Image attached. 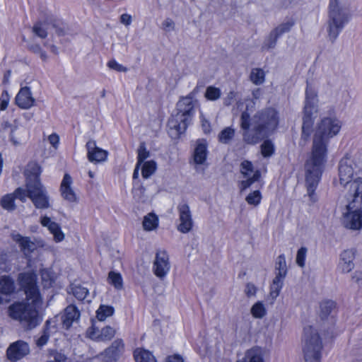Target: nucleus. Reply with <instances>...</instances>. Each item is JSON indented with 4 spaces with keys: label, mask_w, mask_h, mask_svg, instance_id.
Listing matches in <instances>:
<instances>
[{
    "label": "nucleus",
    "mask_w": 362,
    "mask_h": 362,
    "mask_svg": "<svg viewBox=\"0 0 362 362\" xmlns=\"http://www.w3.org/2000/svg\"><path fill=\"white\" fill-rule=\"evenodd\" d=\"M15 199H18L21 202H25L26 201V199L28 197V192H27V187L25 186V189H23L21 187L17 188L14 193L13 194Z\"/></svg>",
    "instance_id": "5fc2aeb1"
},
{
    "label": "nucleus",
    "mask_w": 362,
    "mask_h": 362,
    "mask_svg": "<svg viewBox=\"0 0 362 362\" xmlns=\"http://www.w3.org/2000/svg\"><path fill=\"white\" fill-rule=\"evenodd\" d=\"M156 163L153 160H149L144 163L141 168V175L145 179L150 177L156 171Z\"/></svg>",
    "instance_id": "c9c22d12"
},
{
    "label": "nucleus",
    "mask_w": 362,
    "mask_h": 362,
    "mask_svg": "<svg viewBox=\"0 0 362 362\" xmlns=\"http://www.w3.org/2000/svg\"><path fill=\"white\" fill-rule=\"evenodd\" d=\"M284 279L279 276H275L273 279L272 284L270 286V296L273 300H275L279 295L280 291L284 284Z\"/></svg>",
    "instance_id": "7c9ffc66"
},
{
    "label": "nucleus",
    "mask_w": 362,
    "mask_h": 362,
    "mask_svg": "<svg viewBox=\"0 0 362 362\" xmlns=\"http://www.w3.org/2000/svg\"><path fill=\"white\" fill-rule=\"evenodd\" d=\"M80 317V312L78 308L74 305H68L65 310L64 315L62 316L63 326L66 329H69L74 322L77 321Z\"/></svg>",
    "instance_id": "412c9836"
},
{
    "label": "nucleus",
    "mask_w": 362,
    "mask_h": 362,
    "mask_svg": "<svg viewBox=\"0 0 362 362\" xmlns=\"http://www.w3.org/2000/svg\"><path fill=\"white\" fill-rule=\"evenodd\" d=\"M315 117V116L303 115L302 133L300 141V144L302 146H304L306 144L310 137Z\"/></svg>",
    "instance_id": "4be33fe9"
},
{
    "label": "nucleus",
    "mask_w": 362,
    "mask_h": 362,
    "mask_svg": "<svg viewBox=\"0 0 362 362\" xmlns=\"http://www.w3.org/2000/svg\"><path fill=\"white\" fill-rule=\"evenodd\" d=\"M40 167L37 163L28 165L25 172L27 192L35 208L45 209L50 206L49 197L46 188L40 182Z\"/></svg>",
    "instance_id": "39448f33"
},
{
    "label": "nucleus",
    "mask_w": 362,
    "mask_h": 362,
    "mask_svg": "<svg viewBox=\"0 0 362 362\" xmlns=\"http://www.w3.org/2000/svg\"><path fill=\"white\" fill-rule=\"evenodd\" d=\"M66 357L65 355L56 351L51 350L49 352L48 359L47 362H66Z\"/></svg>",
    "instance_id": "de8ad7c7"
},
{
    "label": "nucleus",
    "mask_w": 362,
    "mask_h": 362,
    "mask_svg": "<svg viewBox=\"0 0 362 362\" xmlns=\"http://www.w3.org/2000/svg\"><path fill=\"white\" fill-rule=\"evenodd\" d=\"M235 97V93L234 91L229 92L227 97L224 99V105L226 106L230 105Z\"/></svg>",
    "instance_id": "e2e57ef3"
},
{
    "label": "nucleus",
    "mask_w": 362,
    "mask_h": 362,
    "mask_svg": "<svg viewBox=\"0 0 362 362\" xmlns=\"http://www.w3.org/2000/svg\"><path fill=\"white\" fill-rule=\"evenodd\" d=\"M53 27L56 28V33L59 35H64L66 33V29L64 26L59 27L55 24L53 25Z\"/></svg>",
    "instance_id": "774afa93"
},
{
    "label": "nucleus",
    "mask_w": 362,
    "mask_h": 362,
    "mask_svg": "<svg viewBox=\"0 0 362 362\" xmlns=\"http://www.w3.org/2000/svg\"><path fill=\"white\" fill-rule=\"evenodd\" d=\"M16 289L15 282L9 276H2L0 277V293L4 295H10Z\"/></svg>",
    "instance_id": "b1692460"
},
{
    "label": "nucleus",
    "mask_w": 362,
    "mask_h": 362,
    "mask_svg": "<svg viewBox=\"0 0 362 362\" xmlns=\"http://www.w3.org/2000/svg\"><path fill=\"white\" fill-rule=\"evenodd\" d=\"M134 358L136 362H156V358L151 352L140 348L134 350Z\"/></svg>",
    "instance_id": "a878e982"
},
{
    "label": "nucleus",
    "mask_w": 362,
    "mask_h": 362,
    "mask_svg": "<svg viewBox=\"0 0 362 362\" xmlns=\"http://www.w3.org/2000/svg\"><path fill=\"white\" fill-rule=\"evenodd\" d=\"M349 19V8L338 0H330L327 30L328 39L332 43L335 42Z\"/></svg>",
    "instance_id": "423d86ee"
},
{
    "label": "nucleus",
    "mask_w": 362,
    "mask_h": 362,
    "mask_svg": "<svg viewBox=\"0 0 362 362\" xmlns=\"http://www.w3.org/2000/svg\"><path fill=\"white\" fill-rule=\"evenodd\" d=\"M207 145L205 141H199L194 149V161L197 164H203L206 158Z\"/></svg>",
    "instance_id": "393cba45"
},
{
    "label": "nucleus",
    "mask_w": 362,
    "mask_h": 362,
    "mask_svg": "<svg viewBox=\"0 0 362 362\" xmlns=\"http://www.w3.org/2000/svg\"><path fill=\"white\" fill-rule=\"evenodd\" d=\"M30 353V347L27 342L18 340L12 343L6 351L8 358L13 362L21 360Z\"/></svg>",
    "instance_id": "f8f14e48"
},
{
    "label": "nucleus",
    "mask_w": 362,
    "mask_h": 362,
    "mask_svg": "<svg viewBox=\"0 0 362 362\" xmlns=\"http://www.w3.org/2000/svg\"><path fill=\"white\" fill-rule=\"evenodd\" d=\"M72 184L71 177L66 173L62 181L60 186L61 195L64 199L69 202H76L77 201V196L71 187Z\"/></svg>",
    "instance_id": "6ab92c4d"
},
{
    "label": "nucleus",
    "mask_w": 362,
    "mask_h": 362,
    "mask_svg": "<svg viewBox=\"0 0 362 362\" xmlns=\"http://www.w3.org/2000/svg\"><path fill=\"white\" fill-rule=\"evenodd\" d=\"M260 177V173L259 170H256L251 177H248L245 180H243L240 183L241 191L246 189L250 187V185L255 182L257 181Z\"/></svg>",
    "instance_id": "c03bdc74"
},
{
    "label": "nucleus",
    "mask_w": 362,
    "mask_h": 362,
    "mask_svg": "<svg viewBox=\"0 0 362 362\" xmlns=\"http://www.w3.org/2000/svg\"><path fill=\"white\" fill-rule=\"evenodd\" d=\"M279 37L272 30L262 45V49H273L275 47Z\"/></svg>",
    "instance_id": "37998d69"
},
{
    "label": "nucleus",
    "mask_w": 362,
    "mask_h": 362,
    "mask_svg": "<svg viewBox=\"0 0 362 362\" xmlns=\"http://www.w3.org/2000/svg\"><path fill=\"white\" fill-rule=\"evenodd\" d=\"M13 240L19 244L21 250L25 254L28 255L37 248V245L32 241L30 238L23 237L19 234L13 235Z\"/></svg>",
    "instance_id": "5701e85b"
},
{
    "label": "nucleus",
    "mask_w": 362,
    "mask_h": 362,
    "mask_svg": "<svg viewBox=\"0 0 362 362\" xmlns=\"http://www.w3.org/2000/svg\"><path fill=\"white\" fill-rule=\"evenodd\" d=\"M33 32L40 38H45L47 35V31L42 28V23L37 22L33 28Z\"/></svg>",
    "instance_id": "864d4df0"
},
{
    "label": "nucleus",
    "mask_w": 362,
    "mask_h": 362,
    "mask_svg": "<svg viewBox=\"0 0 362 362\" xmlns=\"http://www.w3.org/2000/svg\"><path fill=\"white\" fill-rule=\"evenodd\" d=\"M170 268L169 257L165 251L156 252L153 263V271L156 276L162 279L165 276Z\"/></svg>",
    "instance_id": "ddd939ff"
},
{
    "label": "nucleus",
    "mask_w": 362,
    "mask_h": 362,
    "mask_svg": "<svg viewBox=\"0 0 362 362\" xmlns=\"http://www.w3.org/2000/svg\"><path fill=\"white\" fill-rule=\"evenodd\" d=\"M115 334V330L110 326L105 327L101 330L93 327L90 332V337L95 341H106L112 339Z\"/></svg>",
    "instance_id": "aec40b11"
},
{
    "label": "nucleus",
    "mask_w": 362,
    "mask_h": 362,
    "mask_svg": "<svg viewBox=\"0 0 362 362\" xmlns=\"http://www.w3.org/2000/svg\"><path fill=\"white\" fill-rule=\"evenodd\" d=\"M250 81L255 85H261L265 81V73L260 68H254L251 70L250 74Z\"/></svg>",
    "instance_id": "c756f323"
},
{
    "label": "nucleus",
    "mask_w": 362,
    "mask_h": 362,
    "mask_svg": "<svg viewBox=\"0 0 362 362\" xmlns=\"http://www.w3.org/2000/svg\"><path fill=\"white\" fill-rule=\"evenodd\" d=\"M317 112V98L316 93L310 87H307L305 91V102L303 109V115L315 116Z\"/></svg>",
    "instance_id": "a211bd4d"
},
{
    "label": "nucleus",
    "mask_w": 362,
    "mask_h": 362,
    "mask_svg": "<svg viewBox=\"0 0 362 362\" xmlns=\"http://www.w3.org/2000/svg\"><path fill=\"white\" fill-rule=\"evenodd\" d=\"M124 350V344L121 339L115 340L112 344L101 352L98 357L103 362H117Z\"/></svg>",
    "instance_id": "9d476101"
},
{
    "label": "nucleus",
    "mask_w": 362,
    "mask_h": 362,
    "mask_svg": "<svg viewBox=\"0 0 362 362\" xmlns=\"http://www.w3.org/2000/svg\"><path fill=\"white\" fill-rule=\"evenodd\" d=\"M158 226V218L152 213L145 216L143 221V227L146 230H152Z\"/></svg>",
    "instance_id": "473e14b6"
},
{
    "label": "nucleus",
    "mask_w": 362,
    "mask_h": 362,
    "mask_svg": "<svg viewBox=\"0 0 362 362\" xmlns=\"http://www.w3.org/2000/svg\"><path fill=\"white\" fill-rule=\"evenodd\" d=\"M336 305L333 300H327L320 303V316L321 319H326L335 309Z\"/></svg>",
    "instance_id": "cd10ccee"
},
{
    "label": "nucleus",
    "mask_w": 362,
    "mask_h": 362,
    "mask_svg": "<svg viewBox=\"0 0 362 362\" xmlns=\"http://www.w3.org/2000/svg\"><path fill=\"white\" fill-rule=\"evenodd\" d=\"M51 233L53 234L54 240L57 242L62 241L64 238V235L61 230L58 223L52 221L47 227Z\"/></svg>",
    "instance_id": "58836bf2"
},
{
    "label": "nucleus",
    "mask_w": 362,
    "mask_h": 362,
    "mask_svg": "<svg viewBox=\"0 0 362 362\" xmlns=\"http://www.w3.org/2000/svg\"><path fill=\"white\" fill-rule=\"evenodd\" d=\"M357 250L355 248L344 250L340 255L339 267L343 273H349L354 268V260Z\"/></svg>",
    "instance_id": "f3484780"
},
{
    "label": "nucleus",
    "mask_w": 362,
    "mask_h": 362,
    "mask_svg": "<svg viewBox=\"0 0 362 362\" xmlns=\"http://www.w3.org/2000/svg\"><path fill=\"white\" fill-rule=\"evenodd\" d=\"M69 293H72L73 295L79 300H83L86 298L88 290V288L81 286V285L71 284Z\"/></svg>",
    "instance_id": "c85d7f7f"
},
{
    "label": "nucleus",
    "mask_w": 362,
    "mask_h": 362,
    "mask_svg": "<svg viewBox=\"0 0 362 362\" xmlns=\"http://www.w3.org/2000/svg\"><path fill=\"white\" fill-rule=\"evenodd\" d=\"M302 349L305 362H320L323 349L322 339L315 328H304Z\"/></svg>",
    "instance_id": "0eeeda50"
},
{
    "label": "nucleus",
    "mask_w": 362,
    "mask_h": 362,
    "mask_svg": "<svg viewBox=\"0 0 362 362\" xmlns=\"http://www.w3.org/2000/svg\"><path fill=\"white\" fill-rule=\"evenodd\" d=\"M353 175L354 169L352 167V161L347 158H342L339 165V177L340 184L343 185L347 191V199H351L350 185L354 181L351 180Z\"/></svg>",
    "instance_id": "6e6552de"
},
{
    "label": "nucleus",
    "mask_w": 362,
    "mask_h": 362,
    "mask_svg": "<svg viewBox=\"0 0 362 362\" xmlns=\"http://www.w3.org/2000/svg\"><path fill=\"white\" fill-rule=\"evenodd\" d=\"M16 104L21 109L28 110L34 106L35 100L29 87L21 88L16 96Z\"/></svg>",
    "instance_id": "2eb2a0df"
},
{
    "label": "nucleus",
    "mask_w": 362,
    "mask_h": 362,
    "mask_svg": "<svg viewBox=\"0 0 362 362\" xmlns=\"http://www.w3.org/2000/svg\"><path fill=\"white\" fill-rule=\"evenodd\" d=\"M149 151L146 150L145 144L142 143L140 144L138 148V161L137 164L141 165L145 159L149 157Z\"/></svg>",
    "instance_id": "8fccbe9b"
},
{
    "label": "nucleus",
    "mask_w": 362,
    "mask_h": 362,
    "mask_svg": "<svg viewBox=\"0 0 362 362\" xmlns=\"http://www.w3.org/2000/svg\"><path fill=\"white\" fill-rule=\"evenodd\" d=\"M42 280L44 283V286H50L52 285V281L49 277V274L47 271H42L41 272Z\"/></svg>",
    "instance_id": "bf43d9fd"
},
{
    "label": "nucleus",
    "mask_w": 362,
    "mask_h": 362,
    "mask_svg": "<svg viewBox=\"0 0 362 362\" xmlns=\"http://www.w3.org/2000/svg\"><path fill=\"white\" fill-rule=\"evenodd\" d=\"M110 283L117 289L122 288V278L120 274L110 272L108 275Z\"/></svg>",
    "instance_id": "a19ab883"
},
{
    "label": "nucleus",
    "mask_w": 362,
    "mask_h": 362,
    "mask_svg": "<svg viewBox=\"0 0 362 362\" xmlns=\"http://www.w3.org/2000/svg\"><path fill=\"white\" fill-rule=\"evenodd\" d=\"M177 211L180 221L177 230L182 233H187L192 230L193 226V220L189 206L186 203L180 204L177 206Z\"/></svg>",
    "instance_id": "9b49d317"
},
{
    "label": "nucleus",
    "mask_w": 362,
    "mask_h": 362,
    "mask_svg": "<svg viewBox=\"0 0 362 362\" xmlns=\"http://www.w3.org/2000/svg\"><path fill=\"white\" fill-rule=\"evenodd\" d=\"M28 49L35 54H39L42 50L40 46L37 44H33L28 46Z\"/></svg>",
    "instance_id": "338daca9"
},
{
    "label": "nucleus",
    "mask_w": 362,
    "mask_h": 362,
    "mask_svg": "<svg viewBox=\"0 0 362 362\" xmlns=\"http://www.w3.org/2000/svg\"><path fill=\"white\" fill-rule=\"evenodd\" d=\"M341 127L340 121L332 117H324L317 126L313 136L311 156L305 164V185L308 194L313 202L317 200L315 191L326 161L329 139L336 136Z\"/></svg>",
    "instance_id": "f257e3e1"
},
{
    "label": "nucleus",
    "mask_w": 362,
    "mask_h": 362,
    "mask_svg": "<svg viewBox=\"0 0 362 362\" xmlns=\"http://www.w3.org/2000/svg\"><path fill=\"white\" fill-rule=\"evenodd\" d=\"M18 281L26 295L27 302H16L8 308V316L21 324L25 330H31L42 321L38 307L42 298L37 286V276L33 272L21 273Z\"/></svg>",
    "instance_id": "f03ea898"
},
{
    "label": "nucleus",
    "mask_w": 362,
    "mask_h": 362,
    "mask_svg": "<svg viewBox=\"0 0 362 362\" xmlns=\"http://www.w3.org/2000/svg\"><path fill=\"white\" fill-rule=\"evenodd\" d=\"M49 322H46V327H45L42 330V335L36 340V344L38 347H42L45 345L48 339L49 338V329L47 327Z\"/></svg>",
    "instance_id": "09e8293b"
},
{
    "label": "nucleus",
    "mask_w": 362,
    "mask_h": 362,
    "mask_svg": "<svg viewBox=\"0 0 362 362\" xmlns=\"http://www.w3.org/2000/svg\"><path fill=\"white\" fill-rule=\"evenodd\" d=\"M2 127L5 131L10 129V140L15 146L23 144L29 137L28 129L23 125L18 124L16 121L14 124L5 122L2 124Z\"/></svg>",
    "instance_id": "1a4fd4ad"
},
{
    "label": "nucleus",
    "mask_w": 362,
    "mask_h": 362,
    "mask_svg": "<svg viewBox=\"0 0 362 362\" xmlns=\"http://www.w3.org/2000/svg\"><path fill=\"white\" fill-rule=\"evenodd\" d=\"M275 268L276 270L278 271L276 276L285 278L287 273V268L285 257L284 255H281L276 258Z\"/></svg>",
    "instance_id": "72a5a7b5"
},
{
    "label": "nucleus",
    "mask_w": 362,
    "mask_h": 362,
    "mask_svg": "<svg viewBox=\"0 0 362 362\" xmlns=\"http://www.w3.org/2000/svg\"><path fill=\"white\" fill-rule=\"evenodd\" d=\"M294 24L295 22L293 20H289L286 22H284L279 24L278 26L274 28L272 31L279 37L284 33H288Z\"/></svg>",
    "instance_id": "f704fd0d"
},
{
    "label": "nucleus",
    "mask_w": 362,
    "mask_h": 362,
    "mask_svg": "<svg viewBox=\"0 0 362 362\" xmlns=\"http://www.w3.org/2000/svg\"><path fill=\"white\" fill-rule=\"evenodd\" d=\"M343 225L351 230H360L362 228V211L356 209L346 213L344 216Z\"/></svg>",
    "instance_id": "dca6fc26"
},
{
    "label": "nucleus",
    "mask_w": 362,
    "mask_h": 362,
    "mask_svg": "<svg viewBox=\"0 0 362 362\" xmlns=\"http://www.w3.org/2000/svg\"><path fill=\"white\" fill-rule=\"evenodd\" d=\"M197 92L196 88L187 96L180 98L177 103L176 113L173 114L168 122L169 134L172 138H177L185 133L191 123L198 105L197 100L194 99Z\"/></svg>",
    "instance_id": "20e7f679"
},
{
    "label": "nucleus",
    "mask_w": 362,
    "mask_h": 362,
    "mask_svg": "<svg viewBox=\"0 0 362 362\" xmlns=\"http://www.w3.org/2000/svg\"><path fill=\"white\" fill-rule=\"evenodd\" d=\"M48 141L56 148L59 141V137L57 134H52L49 136Z\"/></svg>",
    "instance_id": "052dcab7"
},
{
    "label": "nucleus",
    "mask_w": 362,
    "mask_h": 362,
    "mask_svg": "<svg viewBox=\"0 0 362 362\" xmlns=\"http://www.w3.org/2000/svg\"><path fill=\"white\" fill-rule=\"evenodd\" d=\"M113 313V307L101 305L97 310V317L100 321H103L107 317L112 315Z\"/></svg>",
    "instance_id": "e433bc0d"
},
{
    "label": "nucleus",
    "mask_w": 362,
    "mask_h": 362,
    "mask_svg": "<svg viewBox=\"0 0 362 362\" xmlns=\"http://www.w3.org/2000/svg\"><path fill=\"white\" fill-rule=\"evenodd\" d=\"M262 199V195L259 190L250 193L245 198L246 202L251 205L257 206Z\"/></svg>",
    "instance_id": "a18cd8bd"
},
{
    "label": "nucleus",
    "mask_w": 362,
    "mask_h": 362,
    "mask_svg": "<svg viewBox=\"0 0 362 362\" xmlns=\"http://www.w3.org/2000/svg\"><path fill=\"white\" fill-rule=\"evenodd\" d=\"M240 167V172L245 177H249L250 174L253 172V165L248 160L243 161Z\"/></svg>",
    "instance_id": "603ef678"
},
{
    "label": "nucleus",
    "mask_w": 362,
    "mask_h": 362,
    "mask_svg": "<svg viewBox=\"0 0 362 362\" xmlns=\"http://www.w3.org/2000/svg\"><path fill=\"white\" fill-rule=\"evenodd\" d=\"M87 157L90 162L99 163L105 161L107 156V152L96 146L93 140H89L86 145Z\"/></svg>",
    "instance_id": "4468645a"
},
{
    "label": "nucleus",
    "mask_w": 362,
    "mask_h": 362,
    "mask_svg": "<svg viewBox=\"0 0 362 362\" xmlns=\"http://www.w3.org/2000/svg\"><path fill=\"white\" fill-rule=\"evenodd\" d=\"M166 362H183V359L180 355H173L168 357Z\"/></svg>",
    "instance_id": "69168bd1"
},
{
    "label": "nucleus",
    "mask_w": 362,
    "mask_h": 362,
    "mask_svg": "<svg viewBox=\"0 0 362 362\" xmlns=\"http://www.w3.org/2000/svg\"><path fill=\"white\" fill-rule=\"evenodd\" d=\"M202 127L204 133H209L211 132L210 123L204 118L202 119Z\"/></svg>",
    "instance_id": "0e129e2a"
},
{
    "label": "nucleus",
    "mask_w": 362,
    "mask_h": 362,
    "mask_svg": "<svg viewBox=\"0 0 362 362\" xmlns=\"http://www.w3.org/2000/svg\"><path fill=\"white\" fill-rule=\"evenodd\" d=\"M235 132V129L230 127L224 128L218 136L219 142L224 144H229L233 139Z\"/></svg>",
    "instance_id": "2f4dec72"
},
{
    "label": "nucleus",
    "mask_w": 362,
    "mask_h": 362,
    "mask_svg": "<svg viewBox=\"0 0 362 362\" xmlns=\"http://www.w3.org/2000/svg\"><path fill=\"white\" fill-rule=\"evenodd\" d=\"M107 66L111 69H114V70H115L117 71L126 72L127 71V68L124 67L122 64H118L115 60L109 61V62L107 63Z\"/></svg>",
    "instance_id": "4d7b16f0"
},
{
    "label": "nucleus",
    "mask_w": 362,
    "mask_h": 362,
    "mask_svg": "<svg viewBox=\"0 0 362 362\" xmlns=\"http://www.w3.org/2000/svg\"><path fill=\"white\" fill-rule=\"evenodd\" d=\"M221 90L214 86H209L205 92V98L209 100H216L220 98Z\"/></svg>",
    "instance_id": "79ce46f5"
},
{
    "label": "nucleus",
    "mask_w": 362,
    "mask_h": 362,
    "mask_svg": "<svg viewBox=\"0 0 362 362\" xmlns=\"http://www.w3.org/2000/svg\"><path fill=\"white\" fill-rule=\"evenodd\" d=\"M175 23L170 18H166L162 23V28L165 32H171L175 30Z\"/></svg>",
    "instance_id": "13d9d810"
},
{
    "label": "nucleus",
    "mask_w": 362,
    "mask_h": 362,
    "mask_svg": "<svg viewBox=\"0 0 362 362\" xmlns=\"http://www.w3.org/2000/svg\"><path fill=\"white\" fill-rule=\"evenodd\" d=\"M132 21V18L127 13H124L120 16V22L126 26H129Z\"/></svg>",
    "instance_id": "680f3d73"
},
{
    "label": "nucleus",
    "mask_w": 362,
    "mask_h": 362,
    "mask_svg": "<svg viewBox=\"0 0 362 362\" xmlns=\"http://www.w3.org/2000/svg\"><path fill=\"white\" fill-rule=\"evenodd\" d=\"M277 112L274 108H267L257 112L251 119L250 114L244 111L240 117L243 139L248 144H256L267 136L269 131L278 125Z\"/></svg>",
    "instance_id": "7ed1b4c3"
},
{
    "label": "nucleus",
    "mask_w": 362,
    "mask_h": 362,
    "mask_svg": "<svg viewBox=\"0 0 362 362\" xmlns=\"http://www.w3.org/2000/svg\"><path fill=\"white\" fill-rule=\"evenodd\" d=\"M274 145L271 141L266 140L261 145V152L264 157H269L274 153Z\"/></svg>",
    "instance_id": "49530a36"
},
{
    "label": "nucleus",
    "mask_w": 362,
    "mask_h": 362,
    "mask_svg": "<svg viewBox=\"0 0 362 362\" xmlns=\"http://www.w3.org/2000/svg\"><path fill=\"white\" fill-rule=\"evenodd\" d=\"M257 288L252 283H247L245 288V293L247 298L255 296Z\"/></svg>",
    "instance_id": "6e6d98bb"
},
{
    "label": "nucleus",
    "mask_w": 362,
    "mask_h": 362,
    "mask_svg": "<svg viewBox=\"0 0 362 362\" xmlns=\"http://www.w3.org/2000/svg\"><path fill=\"white\" fill-rule=\"evenodd\" d=\"M307 251L308 249L306 247H302L297 252L296 264L300 267H303L305 266Z\"/></svg>",
    "instance_id": "3c124183"
},
{
    "label": "nucleus",
    "mask_w": 362,
    "mask_h": 362,
    "mask_svg": "<svg viewBox=\"0 0 362 362\" xmlns=\"http://www.w3.org/2000/svg\"><path fill=\"white\" fill-rule=\"evenodd\" d=\"M15 197L12 194L5 195L1 199V204L4 209L13 211L15 209L14 204Z\"/></svg>",
    "instance_id": "ea45409f"
},
{
    "label": "nucleus",
    "mask_w": 362,
    "mask_h": 362,
    "mask_svg": "<svg viewBox=\"0 0 362 362\" xmlns=\"http://www.w3.org/2000/svg\"><path fill=\"white\" fill-rule=\"evenodd\" d=\"M247 362H264L263 351L259 347H255L247 351L245 355Z\"/></svg>",
    "instance_id": "bb28decb"
},
{
    "label": "nucleus",
    "mask_w": 362,
    "mask_h": 362,
    "mask_svg": "<svg viewBox=\"0 0 362 362\" xmlns=\"http://www.w3.org/2000/svg\"><path fill=\"white\" fill-rule=\"evenodd\" d=\"M251 314L255 318H262L267 313L266 308L261 301L255 303L251 308Z\"/></svg>",
    "instance_id": "4c0bfd02"
}]
</instances>
